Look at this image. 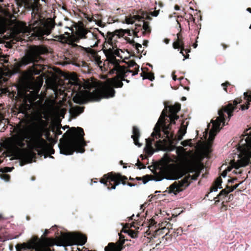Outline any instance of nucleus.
<instances>
[{
  "label": "nucleus",
  "instance_id": "nucleus-8",
  "mask_svg": "<svg viewBox=\"0 0 251 251\" xmlns=\"http://www.w3.org/2000/svg\"><path fill=\"white\" fill-rule=\"evenodd\" d=\"M46 125V122L41 119H39L34 123L33 133L39 137L34 140V147L37 149L39 155L43 154L44 155L45 158L49 155L50 158H53V157L50 154H54V150L49 145L45 140L40 138Z\"/></svg>",
  "mask_w": 251,
  "mask_h": 251
},
{
  "label": "nucleus",
  "instance_id": "nucleus-16",
  "mask_svg": "<svg viewBox=\"0 0 251 251\" xmlns=\"http://www.w3.org/2000/svg\"><path fill=\"white\" fill-rule=\"evenodd\" d=\"M134 13H135L136 15L133 16L130 15L129 16H126V24H133L135 21H141L143 19L147 20L151 19V18L149 15L141 10H134L133 14H134Z\"/></svg>",
  "mask_w": 251,
  "mask_h": 251
},
{
  "label": "nucleus",
  "instance_id": "nucleus-48",
  "mask_svg": "<svg viewBox=\"0 0 251 251\" xmlns=\"http://www.w3.org/2000/svg\"><path fill=\"white\" fill-rule=\"evenodd\" d=\"M228 172H230V170H225L221 174V176L223 177L226 176Z\"/></svg>",
  "mask_w": 251,
  "mask_h": 251
},
{
  "label": "nucleus",
  "instance_id": "nucleus-55",
  "mask_svg": "<svg viewBox=\"0 0 251 251\" xmlns=\"http://www.w3.org/2000/svg\"><path fill=\"white\" fill-rule=\"evenodd\" d=\"M149 43V41L148 40H144L143 41V45L146 47H147L148 46V44Z\"/></svg>",
  "mask_w": 251,
  "mask_h": 251
},
{
  "label": "nucleus",
  "instance_id": "nucleus-49",
  "mask_svg": "<svg viewBox=\"0 0 251 251\" xmlns=\"http://www.w3.org/2000/svg\"><path fill=\"white\" fill-rule=\"evenodd\" d=\"M188 19L192 21L194 23H195V18L193 17L192 14H189Z\"/></svg>",
  "mask_w": 251,
  "mask_h": 251
},
{
  "label": "nucleus",
  "instance_id": "nucleus-64",
  "mask_svg": "<svg viewBox=\"0 0 251 251\" xmlns=\"http://www.w3.org/2000/svg\"><path fill=\"white\" fill-rule=\"evenodd\" d=\"M198 46V44L197 43V42L195 43L194 44H193V47L194 48H196Z\"/></svg>",
  "mask_w": 251,
  "mask_h": 251
},
{
  "label": "nucleus",
  "instance_id": "nucleus-62",
  "mask_svg": "<svg viewBox=\"0 0 251 251\" xmlns=\"http://www.w3.org/2000/svg\"><path fill=\"white\" fill-rule=\"evenodd\" d=\"M126 52H127L128 54H130V55H131L132 53H134V52H133L132 51H130L128 50L127 49H126Z\"/></svg>",
  "mask_w": 251,
  "mask_h": 251
},
{
  "label": "nucleus",
  "instance_id": "nucleus-20",
  "mask_svg": "<svg viewBox=\"0 0 251 251\" xmlns=\"http://www.w3.org/2000/svg\"><path fill=\"white\" fill-rule=\"evenodd\" d=\"M29 102L30 104H28L25 101L22 103L19 107L18 114H22L23 118L27 119L29 117L28 111L30 110L31 108V104L32 102L29 100Z\"/></svg>",
  "mask_w": 251,
  "mask_h": 251
},
{
  "label": "nucleus",
  "instance_id": "nucleus-35",
  "mask_svg": "<svg viewBox=\"0 0 251 251\" xmlns=\"http://www.w3.org/2000/svg\"><path fill=\"white\" fill-rule=\"evenodd\" d=\"M241 183L242 182H240L239 183L236 184L234 185H233V186H231V187L227 185L226 186V188L228 190V192H229V193L233 191L234 190H235Z\"/></svg>",
  "mask_w": 251,
  "mask_h": 251
},
{
  "label": "nucleus",
  "instance_id": "nucleus-46",
  "mask_svg": "<svg viewBox=\"0 0 251 251\" xmlns=\"http://www.w3.org/2000/svg\"><path fill=\"white\" fill-rule=\"evenodd\" d=\"M191 46L189 45L188 47L185 48V47L184 46V50H183V51H185L186 53H187L186 55L189 54L188 53L190 52L191 51Z\"/></svg>",
  "mask_w": 251,
  "mask_h": 251
},
{
  "label": "nucleus",
  "instance_id": "nucleus-63",
  "mask_svg": "<svg viewBox=\"0 0 251 251\" xmlns=\"http://www.w3.org/2000/svg\"><path fill=\"white\" fill-rule=\"evenodd\" d=\"M146 204V203H144L143 204H142L141 205V209H143V210H144L145 208V205Z\"/></svg>",
  "mask_w": 251,
  "mask_h": 251
},
{
  "label": "nucleus",
  "instance_id": "nucleus-52",
  "mask_svg": "<svg viewBox=\"0 0 251 251\" xmlns=\"http://www.w3.org/2000/svg\"><path fill=\"white\" fill-rule=\"evenodd\" d=\"M237 179V178H233L232 179H229V180H228V182L229 183H234V181H235V180H236Z\"/></svg>",
  "mask_w": 251,
  "mask_h": 251
},
{
  "label": "nucleus",
  "instance_id": "nucleus-31",
  "mask_svg": "<svg viewBox=\"0 0 251 251\" xmlns=\"http://www.w3.org/2000/svg\"><path fill=\"white\" fill-rule=\"evenodd\" d=\"M143 24L142 26V28L144 29V31L143 32V34L145 35L146 33H151V28L149 25V23L148 22H145L143 21Z\"/></svg>",
  "mask_w": 251,
  "mask_h": 251
},
{
  "label": "nucleus",
  "instance_id": "nucleus-60",
  "mask_svg": "<svg viewBox=\"0 0 251 251\" xmlns=\"http://www.w3.org/2000/svg\"><path fill=\"white\" fill-rule=\"evenodd\" d=\"M169 42H170V39H167V38H166V39H164V42H165L166 44H169Z\"/></svg>",
  "mask_w": 251,
  "mask_h": 251
},
{
  "label": "nucleus",
  "instance_id": "nucleus-7",
  "mask_svg": "<svg viewBox=\"0 0 251 251\" xmlns=\"http://www.w3.org/2000/svg\"><path fill=\"white\" fill-rule=\"evenodd\" d=\"M245 136L247 137L244 140H240L239 144L238 150L240 152V158L237 162L233 161L232 162V167L236 170L233 173L236 174H241L242 170H239L240 167H246L250 163L251 158V128L247 129L245 132Z\"/></svg>",
  "mask_w": 251,
  "mask_h": 251
},
{
  "label": "nucleus",
  "instance_id": "nucleus-56",
  "mask_svg": "<svg viewBox=\"0 0 251 251\" xmlns=\"http://www.w3.org/2000/svg\"><path fill=\"white\" fill-rule=\"evenodd\" d=\"M173 75V79L175 81H176L177 79L176 76L175 75V72H173L172 73Z\"/></svg>",
  "mask_w": 251,
  "mask_h": 251
},
{
  "label": "nucleus",
  "instance_id": "nucleus-28",
  "mask_svg": "<svg viewBox=\"0 0 251 251\" xmlns=\"http://www.w3.org/2000/svg\"><path fill=\"white\" fill-rule=\"evenodd\" d=\"M126 43H128L132 46H135V48L137 50L138 53L140 52L139 48H142V45L141 44L136 43L133 39L131 40L129 37H126Z\"/></svg>",
  "mask_w": 251,
  "mask_h": 251
},
{
  "label": "nucleus",
  "instance_id": "nucleus-27",
  "mask_svg": "<svg viewBox=\"0 0 251 251\" xmlns=\"http://www.w3.org/2000/svg\"><path fill=\"white\" fill-rule=\"evenodd\" d=\"M229 193V192H228L226 187L222 190L217 197L214 198V199H218V200L215 201V203L216 204L217 202H219L220 201L226 199V197H227Z\"/></svg>",
  "mask_w": 251,
  "mask_h": 251
},
{
  "label": "nucleus",
  "instance_id": "nucleus-2",
  "mask_svg": "<svg viewBox=\"0 0 251 251\" xmlns=\"http://www.w3.org/2000/svg\"><path fill=\"white\" fill-rule=\"evenodd\" d=\"M87 241V237L80 233H62L55 243L49 238L42 237L39 239L34 237L27 243L17 244L16 246V251H22L23 250L30 249V251H51L50 246L56 245L65 248L73 245H84Z\"/></svg>",
  "mask_w": 251,
  "mask_h": 251
},
{
  "label": "nucleus",
  "instance_id": "nucleus-58",
  "mask_svg": "<svg viewBox=\"0 0 251 251\" xmlns=\"http://www.w3.org/2000/svg\"><path fill=\"white\" fill-rule=\"evenodd\" d=\"M221 45L222 46V47H223L224 49V50H226L227 47H228V46L224 44V43H222L221 44Z\"/></svg>",
  "mask_w": 251,
  "mask_h": 251
},
{
  "label": "nucleus",
  "instance_id": "nucleus-47",
  "mask_svg": "<svg viewBox=\"0 0 251 251\" xmlns=\"http://www.w3.org/2000/svg\"><path fill=\"white\" fill-rule=\"evenodd\" d=\"M159 10H154L151 13L152 16L156 17L159 14Z\"/></svg>",
  "mask_w": 251,
  "mask_h": 251
},
{
  "label": "nucleus",
  "instance_id": "nucleus-17",
  "mask_svg": "<svg viewBox=\"0 0 251 251\" xmlns=\"http://www.w3.org/2000/svg\"><path fill=\"white\" fill-rule=\"evenodd\" d=\"M177 40L173 43V47L175 49H180L181 50L180 53L184 56L183 60L189 58V55H185L183 53V50H184V42L183 41V38L182 37L181 31L179 32L177 34Z\"/></svg>",
  "mask_w": 251,
  "mask_h": 251
},
{
  "label": "nucleus",
  "instance_id": "nucleus-54",
  "mask_svg": "<svg viewBox=\"0 0 251 251\" xmlns=\"http://www.w3.org/2000/svg\"><path fill=\"white\" fill-rule=\"evenodd\" d=\"M134 216V215L133 214L131 216L127 217V219H128V220H126V222L128 221V222H129L131 220H133V217Z\"/></svg>",
  "mask_w": 251,
  "mask_h": 251
},
{
  "label": "nucleus",
  "instance_id": "nucleus-34",
  "mask_svg": "<svg viewBox=\"0 0 251 251\" xmlns=\"http://www.w3.org/2000/svg\"><path fill=\"white\" fill-rule=\"evenodd\" d=\"M137 28L136 27L135 30H132L131 31L129 29H126V34L131 36L133 34L134 37H138L137 34L139 30L137 31Z\"/></svg>",
  "mask_w": 251,
  "mask_h": 251
},
{
  "label": "nucleus",
  "instance_id": "nucleus-57",
  "mask_svg": "<svg viewBox=\"0 0 251 251\" xmlns=\"http://www.w3.org/2000/svg\"><path fill=\"white\" fill-rule=\"evenodd\" d=\"M184 130H183V129H182V128H179L178 131V134H181L183 133V131Z\"/></svg>",
  "mask_w": 251,
  "mask_h": 251
},
{
  "label": "nucleus",
  "instance_id": "nucleus-36",
  "mask_svg": "<svg viewBox=\"0 0 251 251\" xmlns=\"http://www.w3.org/2000/svg\"><path fill=\"white\" fill-rule=\"evenodd\" d=\"M153 139H151L150 138H148L146 139V147H152V141H153Z\"/></svg>",
  "mask_w": 251,
  "mask_h": 251
},
{
  "label": "nucleus",
  "instance_id": "nucleus-24",
  "mask_svg": "<svg viewBox=\"0 0 251 251\" xmlns=\"http://www.w3.org/2000/svg\"><path fill=\"white\" fill-rule=\"evenodd\" d=\"M142 73L140 74L141 76L143 77V79H148L151 81H153L154 79V74L152 72H147L149 70L148 68H142Z\"/></svg>",
  "mask_w": 251,
  "mask_h": 251
},
{
  "label": "nucleus",
  "instance_id": "nucleus-14",
  "mask_svg": "<svg viewBox=\"0 0 251 251\" xmlns=\"http://www.w3.org/2000/svg\"><path fill=\"white\" fill-rule=\"evenodd\" d=\"M104 177L106 179V181H100L101 183L105 184L106 186L108 185H113L111 188L109 187L107 189H115L116 186L122 183L124 185H125V182L124 179L125 178V176H122L120 174H115L113 173H110L104 176Z\"/></svg>",
  "mask_w": 251,
  "mask_h": 251
},
{
  "label": "nucleus",
  "instance_id": "nucleus-37",
  "mask_svg": "<svg viewBox=\"0 0 251 251\" xmlns=\"http://www.w3.org/2000/svg\"><path fill=\"white\" fill-rule=\"evenodd\" d=\"M231 84L228 81H226L225 83L222 84V86L223 87L224 90L226 92H228L227 87L230 86Z\"/></svg>",
  "mask_w": 251,
  "mask_h": 251
},
{
  "label": "nucleus",
  "instance_id": "nucleus-42",
  "mask_svg": "<svg viewBox=\"0 0 251 251\" xmlns=\"http://www.w3.org/2000/svg\"><path fill=\"white\" fill-rule=\"evenodd\" d=\"M191 140H185L184 141H183L181 142V144L184 147H186L188 146L191 142Z\"/></svg>",
  "mask_w": 251,
  "mask_h": 251
},
{
  "label": "nucleus",
  "instance_id": "nucleus-9",
  "mask_svg": "<svg viewBox=\"0 0 251 251\" xmlns=\"http://www.w3.org/2000/svg\"><path fill=\"white\" fill-rule=\"evenodd\" d=\"M242 101L241 98H238L234 100L233 103H229L218 111L219 116L215 120L211 121L212 127L209 132V138L211 140L214 139L217 133L220 131L221 123H223V125L225 124L226 116L224 112H226L228 118H230L232 116V112L237 108V104L241 103Z\"/></svg>",
  "mask_w": 251,
  "mask_h": 251
},
{
  "label": "nucleus",
  "instance_id": "nucleus-45",
  "mask_svg": "<svg viewBox=\"0 0 251 251\" xmlns=\"http://www.w3.org/2000/svg\"><path fill=\"white\" fill-rule=\"evenodd\" d=\"M233 198V195L232 194L228 195L227 197H226L227 199H226V202L227 203L228 202L232 200V199Z\"/></svg>",
  "mask_w": 251,
  "mask_h": 251
},
{
  "label": "nucleus",
  "instance_id": "nucleus-53",
  "mask_svg": "<svg viewBox=\"0 0 251 251\" xmlns=\"http://www.w3.org/2000/svg\"><path fill=\"white\" fill-rule=\"evenodd\" d=\"M65 113V110L64 109H62L61 110L60 116L64 117Z\"/></svg>",
  "mask_w": 251,
  "mask_h": 251
},
{
  "label": "nucleus",
  "instance_id": "nucleus-15",
  "mask_svg": "<svg viewBox=\"0 0 251 251\" xmlns=\"http://www.w3.org/2000/svg\"><path fill=\"white\" fill-rule=\"evenodd\" d=\"M119 236V240L115 243H109L104 248L105 251H121L124 248V244L125 242L124 236L121 233H118Z\"/></svg>",
  "mask_w": 251,
  "mask_h": 251
},
{
  "label": "nucleus",
  "instance_id": "nucleus-11",
  "mask_svg": "<svg viewBox=\"0 0 251 251\" xmlns=\"http://www.w3.org/2000/svg\"><path fill=\"white\" fill-rule=\"evenodd\" d=\"M81 40L84 45L91 48L97 46L98 44L97 35L86 28H78L75 32V36H73L72 39V41L78 43Z\"/></svg>",
  "mask_w": 251,
  "mask_h": 251
},
{
  "label": "nucleus",
  "instance_id": "nucleus-12",
  "mask_svg": "<svg viewBox=\"0 0 251 251\" xmlns=\"http://www.w3.org/2000/svg\"><path fill=\"white\" fill-rule=\"evenodd\" d=\"M46 49L42 46H34L31 47L19 63V66L22 67L29 64H35L41 62L43 60L40 55L46 52Z\"/></svg>",
  "mask_w": 251,
  "mask_h": 251
},
{
  "label": "nucleus",
  "instance_id": "nucleus-50",
  "mask_svg": "<svg viewBox=\"0 0 251 251\" xmlns=\"http://www.w3.org/2000/svg\"><path fill=\"white\" fill-rule=\"evenodd\" d=\"M140 158H141L142 160L144 159H148V156L146 155L141 154L140 155Z\"/></svg>",
  "mask_w": 251,
  "mask_h": 251
},
{
  "label": "nucleus",
  "instance_id": "nucleus-43",
  "mask_svg": "<svg viewBox=\"0 0 251 251\" xmlns=\"http://www.w3.org/2000/svg\"><path fill=\"white\" fill-rule=\"evenodd\" d=\"M225 201L222 202L221 209L222 211H226L227 209V205L225 204Z\"/></svg>",
  "mask_w": 251,
  "mask_h": 251
},
{
  "label": "nucleus",
  "instance_id": "nucleus-41",
  "mask_svg": "<svg viewBox=\"0 0 251 251\" xmlns=\"http://www.w3.org/2000/svg\"><path fill=\"white\" fill-rule=\"evenodd\" d=\"M137 165L138 166V168L141 169H145L146 168V165L144 163L141 162L139 160H138V162L137 163Z\"/></svg>",
  "mask_w": 251,
  "mask_h": 251
},
{
  "label": "nucleus",
  "instance_id": "nucleus-21",
  "mask_svg": "<svg viewBox=\"0 0 251 251\" xmlns=\"http://www.w3.org/2000/svg\"><path fill=\"white\" fill-rule=\"evenodd\" d=\"M135 224L138 225H140L141 224L142 226H143V224H141V221H139L136 223L133 222L132 223V225L131 224L126 223V234H127L130 237L132 238H135L137 237L138 231L130 229L129 227V226L133 227L136 229L137 228Z\"/></svg>",
  "mask_w": 251,
  "mask_h": 251
},
{
  "label": "nucleus",
  "instance_id": "nucleus-26",
  "mask_svg": "<svg viewBox=\"0 0 251 251\" xmlns=\"http://www.w3.org/2000/svg\"><path fill=\"white\" fill-rule=\"evenodd\" d=\"M222 179L220 176L215 179L211 186L210 188V193L217 191L218 188H222Z\"/></svg>",
  "mask_w": 251,
  "mask_h": 251
},
{
  "label": "nucleus",
  "instance_id": "nucleus-38",
  "mask_svg": "<svg viewBox=\"0 0 251 251\" xmlns=\"http://www.w3.org/2000/svg\"><path fill=\"white\" fill-rule=\"evenodd\" d=\"M56 38L61 42H65L67 40V37H65L63 34L57 36Z\"/></svg>",
  "mask_w": 251,
  "mask_h": 251
},
{
  "label": "nucleus",
  "instance_id": "nucleus-51",
  "mask_svg": "<svg viewBox=\"0 0 251 251\" xmlns=\"http://www.w3.org/2000/svg\"><path fill=\"white\" fill-rule=\"evenodd\" d=\"M183 136L184 135H182V134H178L176 140L178 141L181 140L182 139Z\"/></svg>",
  "mask_w": 251,
  "mask_h": 251
},
{
  "label": "nucleus",
  "instance_id": "nucleus-59",
  "mask_svg": "<svg viewBox=\"0 0 251 251\" xmlns=\"http://www.w3.org/2000/svg\"><path fill=\"white\" fill-rule=\"evenodd\" d=\"M175 9L176 10H180V7L178 5H176L175 6Z\"/></svg>",
  "mask_w": 251,
  "mask_h": 251
},
{
  "label": "nucleus",
  "instance_id": "nucleus-1",
  "mask_svg": "<svg viewBox=\"0 0 251 251\" xmlns=\"http://www.w3.org/2000/svg\"><path fill=\"white\" fill-rule=\"evenodd\" d=\"M126 33V30L119 29L114 32H108L106 38V46H110L108 49L103 50L106 59L103 63L100 60V56L95 53L93 54V61L101 68L102 65L111 64L113 67L110 71V74H116V76L111 79H108L103 84L100 85L97 82L92 81L86 82L83 86L77 84L75 86V92L73 97L74 102L83 104L87 101H99L102 98L108 99L115 96V90L113 88L121 87L123 85L122 81H126V67L121 66L119 64V60L116 59L115 56L122 58L121 53H124L122 50L117 49L116 44L117 39H120Z\"/></svg>",
  "mask_w": 251,
  "mask_h": 251
},
{
  "label": "nucleus",
  "instance_id": "nucleus-6",
  "mask_svg": "<svg viewBox=\"0 0 251 251\" xmlns=\"http://www.w3.org/2000/svg\"><path fill=\"white\" fill-rule=\"evenodd\" d=\"M203 168V165L201 162L193 161L190 163L186 168L187 172L194 173V174L192 176L188 174L181 180L175 181L169 187V193L176 195L184 190L189 186L193 180H195L198 179Z\"/></svg>",
  "mask_w": 251,
  "mask_h": 251
},
{
  "label": "nucleus",
  "instance_id": "nucleus-18",
  "mask_svg": "<svg viewBox=\"0 0 251 251\" xmlns=\"http://www.w3.org/2000/svg\"><path fill=\"white\" fill-rule=\"evenodd\" d=\"M164 178L163 176L161 174L154 173L153 175H147L142 177H136V179L137 180H142L144 184H146L150 180H154L155 181H160Z\"/></svg>",
  "mask_w": 251,
  "mask_h": 251
},
{
  "label": "nucleus",
  "instance_id": "nucleus-39",
  "mask_svg": "<svg viewBox=\"0 0 251 251\" xmlns=\"http://www.w3.org/2000/svg\"><path fill=\"white\" fill-rule=\"evenodd\" d=\"M0 177L2 180H3L5 181H8L9 180L10 176L8 175L2 174L0 176Z\"/></svg>",
  "mask_w": 251,
  "mask_h": 251
},
{
  "label": "nucleus",
  "instance_id": "nucleus-19",
  "mask_svg": "<svg viewBox=\"0 0 251 251\" xmlns=\"http://www.w3.org/2000/svg\"><path fill=\"white\" fill-rule=\"evenodd\" d=\"M139 66L134 60H129L126 62V76L131 73L132 75H137L138 73Z\"/></svg>",
  "mask_w": 251,
  "mask_h": 251
},
{
  "label": "nucleus",
  "instance_id": "nucleus-44",
  "mask_svg": "<svg viewBox=\"0 0 251 251\" xmlns=\"http://www.w3.org/2000/svg\"><path fill=\"white\" fill-rule=\"evenodd\" d=\"M41 71L36 69H33L31 70V73L34 75H39Z\"/></svg>",
  "mask_w": 251,
  "mask_h": 251
},
{
  "label": "nucleus",
  "instance_id": "nucleus-33",
  "mask_svg": "<svg viewBox=\"0 0 251 251\" xmlns=\"http://www.w3.org/2000/svg\"><path fill=\"white\" fill-rule=\"evenodd\" d=\"M185 122V120H183L181 123V126H180V128H182V129H183V130H184L183 131V133H182V135H184L185 134V133H186V130H187V126L188 125V123H189V122L187 121L186 122V124L185 125L184 123Z\"/></svg>",
  "mask_w": 251,
  "mask_h": 251
},
{
  "label": "nucleus",
  "instance_id": "nucleus-32",
  "mask_svg": "<svg viewBox=\"0 0 251 251\" xmlns=\"http://www.w3.org/2000/svg\"><path fill=\"white\" fill-rule=\"evenodd\" d=\"M144 150L146 154L147 155L148 157L151 156L153 153V149L152 147L145 146Z\"/></svg>",
  "mask_w": 251,
  "mask_h": 251
},
{
  "label": "nucleus",
  "instance_id": "nucleus-25",
  "mask_svg": "<svg viewBox=\"0 0 251 251\" xmlns=\"http://www.w3.org/2000/svg\"><path fill=\"white\" fill-rule=\"evenodd\" d=\"M244 98L247 101L245 104L240 105L241 109L242 110L248 109L249 107L250 102H251V91H248L244 93Z\"/></svg>",
  "mask_w": 251,
  "mask_h": 251
},
{
  "label": "nucleus",
  "instance_id": "nucleus-30",
  "mask_svg": "<svg viewBox=\"0 0 251 251\" xmlns=\"http://www.w3.org/2000/svg\"><path fill=\"white\" fill-rule=\"evenodd\" d=\"M183 232L182 229L181 227L177 228L176 229L174 228L172 230L171 232L170 233V236L171 238L174 237H176L179 235H181Z\"/></svg>",
  "mask_w": 251,
  "mask_h": 251
},
{
  "label": "nucleus",
  "instance_id": "nucleus-40",
  "mask_svg": "<svg viewBox=\"0 0 251 251\" xmlns=\"http://www.w3.org/2000/svg\"><path fill=\"white\" fill-rule=\"evenodd\" d=\"M65 34L66 35H67V36L70 38V42H71V43H70V44H71V45H72L73 47L77 46V45L76 44H75V43H74L75 42H73V41H72V37H73L74 35L70 36V33H68V32H65Z\"/></svg>",
  "mask_w": 251,
  "mask_h": 251
},
{
  "label": "nucleus",
  "instance_id": "nucleus-5",
  "mask_svg": "<svg viewBox=\"0 0 251 251\" xmlns=\"http://www.w3.org/2000/svg\"><path fill=\"white\" fill-rule=\"evenodd\" d=\"M66 133L69 134V137L65 143L59 146L60 154L71 155L74 151L83 153L85 151L83 147L86 144L83 138L84 133L83 129L79 127H73Z\"/></svg>",
  "mask_w": 251,
  "mask_h": 251
},
{
  "label": "nucleus",
  "instance_id": "nucleus-4",
  "mask_svg": "<svg viewBox=\"0 0 251 251\" xmlns=\"http://www.w3.org/2000/svg\"><path fill=\"white\" fill-rule=\"evenodd\" d=\"M31 139L27 128L24 126L18 127L16 134L6 142V148L21 160V166L31 163L35 157V153L31 150L24 148L28 145L27 140Z\"/></svg>",
  "mask_w": 251,
  "mask_h": 251
},
{
  "label": "nucleus",
  "instance_id": "nucleus-10",
  "mask_svg": "<svg viewBox=\"0 0 251 251\" xmlns=\"http://www.w3.org/2000/svg\"><path fill=\"white\" fill-rule=\"evenodd\" d=\"M55 25L54 20L51 18H48L44 22H35L32 27L33 32L31 35L39 39L45 35L48 36L51 33ZM56 25L62 26V24L59 22Z\"/></svg>",
  "mask_w": 251,
  "mask_h": 251
},
{
  "label": "nucleus",
  "instance_id": "nucleus-29",
  "mask_svg": "<svg viewBox=\"0 0 251 251\" xmlns=\"http://www.w3.org/2000/svg\"><path fill=\"white\" fill-rule=\"evenodd\" d=\"M39 0H31L29 6L34 11H38L39 10Z\"/></svg>",
  "mask_w": 251,
  "mask_h": 251
},
{
  "label": "nucleus",
  "instance_id": "nucleus-3",
  "mask_svg": "<svg viewBox=\"0 0 251 251\" xmlns=\"http://www.w3.org/2000/svg\"><path fill=\"white\" fill-rule=\"evenodd\" d=\"M180 108L181 104L179 103H176L174 105L168 107L165 105V108L162 111L151 134L153 138H162L160 133L162 130L165 135V138L156 142V146L167 144L172 145L173 143V141L175 139L174 132L171 131L172 125L175 124L176 121L178 119L179 116L177 113L180 111Z\"/></svg>",
  "mask_w": 251,
  "mask_h": 251
},
{
  "label": "nucleus",
  "instance_id": "nucleus-61",
  "mask_svg": "<svg viewBox=\"0 0 251 251\" xmlns=\"http://www.w3.org/2000/svg\"><path fill=\"white\" fill-rule=\"evenodd\" d=\"M121 232H124L125 233H126V226H123V227Z\"/></svg>",
  "mask_w": 251,
  "mask_h": 251
},
{
  "label": "nucleus",
  "instance_id": "nucleus-22",
  "mask_svg": "<svg viewBox=\"0 0 251 251\" xmlns=\"http://www.w3.org/2000/svg\"><path fill=\"white\" fill-rule=\"evenodd\" d=\"M132 133L131 138L134 141V143L135 145L138 146L139 147L142 146V144L139 142V138L140 136V133L138 128L137 126H134L132 128Z\"/></svg>",
  "mask_w": 251,
  "mask_h": 251
},
{
  "label": "nucleus",
  "instance_id": "nucleus-23",
  "mask_svg": "<svg viewBox=\"0 0 251 251\" xmlns=\"http://www.w3.org/2000/svg\"><path fill=\"white\" fill-rule=\"evenodd\" d=\"M83 107L72 106L69 109V114L72 118H75L83 112Z\"/></svg>",
  "mask_w": 251,
  "mask_h": 251
},
{
  "label": "nucleus",
  "instance_id": "nucleus-13",
  "mask_svg": "<svg viewBox=\"0 0 251 251\" xmlns=\"http://www.w3.org/2000/svg\"><path fill=\"white\" fill-rule=\"evenodd\" d=\"M156 216H157V215L153 216L151 219H150L147 223V226L149 227V229L146 231V233L148 234V235H151V238L153 240V238H156L157 235L163 234L165 232V230H168V232L166 233L165 236H163L162 237V238L163 239L166 236V240H167V236L171 232L173 229L172 224H171L169 222L165 221L164 222H162L161 224V226L164 225V227H161V228L156 229L153 231L152 233H151V228L153 227V226L156 224V222L155 221L154 219V218Z\"/></svg>",
  "mask_w": 251,
  "mask_h": 251
}]
</instances>
